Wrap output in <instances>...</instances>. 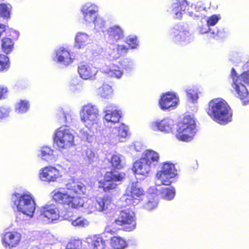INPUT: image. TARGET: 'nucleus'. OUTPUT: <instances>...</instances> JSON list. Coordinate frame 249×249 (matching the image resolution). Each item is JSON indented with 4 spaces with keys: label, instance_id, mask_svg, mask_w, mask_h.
Wrapping results in <instances>:
<instances>
[{
    "label": "nucleus",
    "instance_id": "obj_1",
    "mask_svg": "<svg viewBox=\"0 0 249 249\" xmlns=\"http://www.w3.org/2000/svg\"><path fill=\"white\" fill-rule=\"evenodd\" d=\"M67 190L58 189L53 192V199L58 203L68 206L73 209L84 208L85 213L90 214L97 211L95 201L91 200L85 203L83 197L74 196L71 192L79 195H85L87 189L85 185L81 182L71 181L66 184Z\"/></svg>",
    "mask_w": 249,
    "mask_h": 249
},
{
    "label": "nucleus",
    "instance_id": "obj_2",
    "mask_svg": "<svg viewBox=\"0 0 249 249\" xmlns=\"http://www.w3.org/2000/svg\"><path fill=\"white\" fill-rule=\"evenodd\" d=\"M207 113L221 124H227L232 119V110L227 103L222 99H216L210 102Z\"/></svg>",
    "mask_w": 249,
    "mask_h": 249
},
{
    "label": "nucleus",
    "instance_id": "obj_3",
    "mask_svg": "<svg viewBox=\"0 0 249 249\" xmlns=\"http://www.w3.org/2000/svg\"><path fill=\"white\" fill-rule=\"evenodd\" d=\"M230 76L232 80L231 86L235 95L242 101L245 100L243 101L244 105L249 104V92L242 82L249 84V71L243 72L240 76H237L234 69L232 68Z\"/></svg>",
    "mask_w": 249,
    "mask_h": 249
},
{
    "label": "nucleus",
    "instance_id": "obj_4",
    "mask_svg": "<svg viewBox=\"0 0 249 249\" xmlns=\"http://www.w3.org/2000/svg\"><path fill=\"white\" fill-rule=\"evenodd\" d=\"M11 200L14 208L29 218L33 216L36 209V203L33 196L30 193L23 194H15Z\"/></svg>",
    "mask_w": 249,
    "mask_h": 249
},
{
    "label": "nucleus",
    "instance_id": "obj_5",
    "mask_svg": "<svg viewBox=\"0 0 249 249\" xmlns=\"http://www.w3.org/2000/svg\"><path fill=\"white\" fill-rule=\"evenodd\" d=\"M81 121L92 131H97L100 121L99 111L97 107L91 104L84 106L80 112Z\"/></svg>",
    "mask_w": 249,
    "mask_h": 249
},
{
    "label": "nucleus",
    "instance_id": "obj_6",
    "mask_svg": "<svg viewBox=\"0 0 249 249\" xmlns=\"http://www.w3.org/2000/svg\"><path fill=\"white\" fill-rule=\"evenodd\" d=\"M196 132L195 120L188 115L178 123L176 136L178 140L187 142L192 140Z\"/></svg>",
    "mask_w": 249,
    "mask_h": 249
},
{
    "label": "nucleus",
    "instance_id": "obj_7",
    "mask_svg": "<svg viewBox=\"0 0 249 249\" xmlns=\"http://www.w3.org/2000/svg\"><path fill=\"white\" fill-rule=\"evenodd\" d=\"M72 131L67 126L56 129L53 136L54 144L59 150H67L74 145Z\"/></svg>",
    "mask_w": 249,
    "mask_h": 249
},
{
    "label": "nucleus",
    "instance_id": "obj_8",
    "mask_svg": "<svg viewBox=\"0 0 249 249\" xmlns=\"http://www.w3.org/2000/svg\"><path fill=\"white\" fill-rule=\"evenodd\" d=\"M144 196L143 190L137 181L131 183L127 187L125 194L121 198L123 206L136 205L140 203Z\"/></svg>",
    "mask_w": 249,
    "mask_h": 249
},
{
    "label": "nucleus",
    "instance_id": "obj_9",
    "mask_svg": "<svg viewBox=\"0 0 249 249\" xmlns=\"http://www.w3.org/2000/svg\"><path fill=\"white\" fill-rule=\"evenodd\" d=\"M115 223L118 226H122L125 231H132L135 229L136 225L135 213L128 209L122 211L115 220Z\"/></svg>",
    "mask_w": 249,
    "mask_h": 249
},
{
    "label": "nucleus",
    "instance_id": "obj_10",
    "mask_svg": "<svg viewBox=\"0 0 249 249\" xmlns=\"http://www.w3.org/2000/svg\"><path fill=\"white\" fill-rule=\"evenodd\" d=\"M177 175V171L175 169L174 164L169 163H164L160 171L157 174V184L161 183L165 185H170L172 181L171 179L175 178Z\"/></svg>",
    "mask_w": 249,
    "mask_h": 249
},
{
    "label": "nucleus",
    "instance_id": "obj_11",
    "mask_svg": "<svg viewBox=\"0 0 249 249\" xmlns=\"http://www.w3.org/2000/svg\"><path fill=\"white\" fill-rule=\"evenodd\" d=\"M124 176V174L117 171L107 172L105 174L104 179L99 181V186L102 187L105 192H109L116 188L117 185L114 182L122 180Z\"/></svg>",
    "mask_w": 249,
    "mask_h": 249
},
{
    "label": "nucleus",
    "instance_id": "obj_12",
    "mask_svg": "<svg viewBox=\"0 0 249 249\" xmlns=\"http://www.w3.org/2000/svg\"><path fill=\"white\" fill-rule=\"evenodd\" d=\"M169 37L176 43L185 45L191 42L193 39L192 34L187 29L178 27L171 29L169 32Z\"/></svg>",
    "mask_w": 249,
    "mask_h": 249
},
{
    "label": "nucleus",
    "instance_id": "obj_13",
    "mask_svg": "<svg viewBox=\"0 0 249 249\" xmlns=\"http://www.w3.org/2000/svg\"><path fill=\"white\" fill-rule=\"evenodd\" d=\"M86 243L87 249H110L109 241L102 235H93L87 237L84 240Z\"/></svg>",
    "mask_w": 249,
    "mask_h": 249
},
{
    "label": "nucleus",
    "instance_id": "obj_14",
    "mask_svg": "<svg viewBox=\"0 0 249 249\" xmlns=\"http://www.w3.org/2000/svg\"><path fill=\"white\" fill-rule=\"evenodd\" d=\"M38 219L46 222H51L58 220L59 214L58 210L53 205H46L39 208Z\"/></svg>",
    "mask_w": 249,
    "mask_h": 249
},
{
    "label": "nucleus",
    "instance_id": "obj_15",
    "mask_svg": "<svg viewBox=\"0 0 249 249\" xmlns=\"http://www.w3.org/2000/svg\"><path fill=\"white\" fill-rule=\"evenodd\" d=\"M1 243L3 246L11 249L16 247L21 239V235L17 231H8L1 234Z\"/></svg>",
    "mask_w": 249,
    "mask_h": 249
},
{
    "label": "nucleus",
    "instance_id": "obj_16",
    "mask_svg": "<svg viewBox=\"0 0 249 249\" xmlns=\"http://www.w3.org/2000/svg\"><path fill=\"white\" fill-rule=\"evenodd\" d=\"M104 119L107 122L116 123L121 117L122 112L113 104H108L103 109Z\"/></svg>",
    "mask_w": 249,
    "mask_h": 249
},
{
    "label": "nucleus",
    "instance_id": "obj_17",
    "mask_svg": "<svg viewBox=\"0 0 249 249\" xmlns=\"http://www.w3.org/2000/svg\"><path fill=\"white\" fill-rule=\"evenodd\" d=\"M39 177L41 180L50 182L56 181L62 177V175L55 167L49 166L40 170Z\"/></svg>",
    "mask_w": 249,
    "mask_h": 249
},
{
    "label": "nucleus",
    "instance_id": "obj_18",
    "mask_svg": "<svg viewBox=\"0 0 249 249\" xmlns=\"http://www.w3.org/2000/svg\"><path fill=\"white\" fill-rule=\"evenodd\" d=\"M53 59L54 61L64 66L70 65L74 60L70 51L63 47H60L55 50Z\"/></svg>",
    "mask_w": 249,
    "mask_h": 249
},
{
    "label": "nucleus",
    "instance_id": "obj_19",
    "mask_svg": "<svg viewBox=\"0 0 249 249\" xmlns=\"http://www.w3.org/2000/svg\"><path fill=\"white\" fill-rule=\"evenodd\" d=\"M81 11L83 20L87 24L91 22L93 18L98 14L99 7L95 4L87 2L81 7Z\"/></svg>",
    "mask_w": 249,
    "mask_h": 249
},
{
    "label": "nucleus",
    "instance_id": "obj_20",
    "mask_svg": "<svg viewBox=\"0 0 249 249\" xmlns=\"http://www.w3.org/2000/svg\"><path fill=\"white\" fill-rule=\"evenodd\" d=\"M179 99L176 94L167 92L163 94L159 101V105L161 109L166 110L176 106Z\"/></svg>",
    "mask_w": 249,
    "mask_h": 249
},
{
    "label": "nucleus",
    "instance_id": "obj_21",
    "mask_svg": "<svg viewBox=\"0 0 249 249\" xmlns=\"http://www.w3.org/2000/svg\"><path fill=\"white\" fill-rule=\"evenodd\" d=\"M105 36L109 43L114 44L124 37V31L119 26H113L106 30Z\"/></svg>",
    "mask_w": 249,
    "mask_h": 249
},
{
    "label": "nucleus",
    "instance_id": "obj_22",
    "mask_svg": "<svg viewBox=\"0 0 249 249\" xmlns=\"http://www.w3.org/2000/svg\"><path fill=\"white\" fill-rule=\"evenodd\" d=\"M174 125V121L170 119H165L161 121L153 122L150 124V128L154 131L159 130L165 133L170 132Z\"/></svg>",
    "mask_w": 249,
    "mask_h": 249
},
{
    "label": "nucleus",
    "instance_id": "obj_23",
    "mask_svg": "<svg viewBox=\"0 0 249 249\" xmlns=\"http://www.w3.org/2000/svg\"><path fill=\"white\" fill-rule=\"evenodd\" d=\"M78 72L83 79H89L94 77L97 72L96 69L88 64L82 63L78 67Z\"/></svg>",
    "mask_w": 249,
    "mask_h": 249
},
{
    "label": "nucleus",
    "instance_id": "obj_24",
    "mask_svg": "<svg viewBox=\"0 0 249 249\" xmlns=\"http://www.w3.org/2000/svg\"><path fill=\"white\" fill-rule=\"evenodd\" d=\"M151 167L142 158L134 162L133 165L134 172L135 174L142 175L143 178L147 176Z\"/></svg>",
    "mask_w": 249,
    "mask_h": 249
},
{
    "label": "nucleus",
    "instance_id": "obj_25",
    "mask_svg": "<svg viewBox=\"0 0 249 249\" xmlns=\"http://www.w3.org/2000/svg\"><path fill=\"white\" fill-rule=\"evenodd\" d=\"M141 158L144 160L152 167L158 164L160 156L157 152L147 149L143 152Z\"/></svg>",
    "mask_w": 249,
    "mask_h": 249
},
{
    "label": "nucleus",
    "instance_id": "obj_26",
    "mask_svg": "<svg viewBox=\"0 0 249 249\" xmlns=\"http://www.w3.org/2000/svg\"><path fill=\"white\" fill-rule=\"evenodd\" d=\"M204 11V8L200 1L197 2L196 4H192L187 9L188 15L194 18H202L204 15L201 12Z\"/></svg>",
    "mask_w": 249,
    "mask_h": 249
},
{
    "label": "nucleus",
    "instance_id": "obj_27",
    "mask_svg": "<svg viewBox=\"0 0 249 249\" xmlns=\"http://www.w3.org/2000/svg\"><path fill=\"white\" fill-rule=\"evenodd\" d=\"M102 71L110 77L118 79L120 78L123 73L120 67L116 65H112L109 67L104 66L102 68Z\"/></svg>",
    "mask_w": 249,
    "mask_h": 249
},
{
    "label": "nucleus",
    "instance_id": "obj_28",
    "mask_svg": "<svg viewBox=\"0 0 249 249\" xmlns=\"http://www.w3.org/2000/svg\"><path fill=\"white\" fill-rule=\"evenodd\" d=\"M188 4L186 0H178L172 4L171 12L175 15L176 18H179L182 17L183 12H184Z\"/></svg>",
    "mask_w": 249,
    "mask_h": 249
},
{
    "label": "nucleus",
    "instance_id": "obj_29",
    "mask_svg": "<svg viewBox=\"0 0 249 249\" xmlns=\"http://www.w3.org/2000/svg\"><path fill=\"white\" fill-rule=\"evenodd\" d=\"M95 203L97 205V211L103 212L108 209L111 203V198L107 195L97 197Z\"/></svg>",
    "mask_w": 249,
    "mask_h": 249
},
{
    "label": "nucleus",
    "instance_id": "obj_30",
    "mask_svg": "<svg viewBox=\"0 0 249 249\" xmlns=\"http://www.w3.org/2000/svg\"><path fill=\"white\" fill-rule=\"evenodd\" d=\"M90 39L89 36L84 33H78L75 37V46L76 48H85L89 43Z\"/></svg>",
    "mask_w": 249,
    "mask_h": 249
},
{
    "label": "nucleus",
    "instance_id": "obj_31",
    "mask_svg": "<svg viewBox=\"0 0 249 249\" xmlns=\"http://www.w3.org/2000/svg\"><path fill=\"white\" fill-rule=\"evenodd\" d=\"M112 132L114 134L117 133L116 136L118 138L119 142H123L129 135L128 127L124 124H122L118 127L113 128L112 130Z\"/></svg>",
    "mask_w": 249,
    "mask_h": 249
},
{
    "label": "nucleus",
    "instance_id": "obj_32",
    "mask_svg": "<svg viewBox=\"0 0 249 249\" xmlns=\"http://www.w3.org/2000/svg\"><path fill=\"white\" fill-rule=\"evenodd\" d=\"M127 246L126 241L123 238L117 236L112 237L109 242L110 249H124Z\"/></svg>",
    "mask_w": 249,
    "mask_h": 249
},
{
    "label": "nucleus",
    "instance_id": "obj_33",
    "mask_svg": "<svg viewBox=\"0 0 249 249\" xmlns=\"http://www.w3.org/2000/svg\"><path fill=\"white\" fill-rule=\"evenodd\" d=\"M109 161L113 168L121 169L124 166V158L120 154H114L111 156Z\"/></svg>",
    "mask_w": 249,
    "mask_h": 249
},
{
    "label": "nucleus",
    "instance_id": "obj_34",
    "mask_svg": "<svg viewBox=\"0 0 249 249\" xmlns=\"http://www.w3.org/2000/svg\"><path fill=\"white\" fill-rule=\"evenodd\" d=\"M160 191L159 195L165 199L170 200L173 199L175 197V190L172 186L161 188Z\"/></svg>",
    "mask_w": 249,
    "mask_h": 249
},
{
    "label": "nucleus",
    "instance_id": "obj_35",
    "mask_svg": "<svg viewBox=\"0 0 249 249\" xmlns=\"http://www.w3.org/2000/svg\"><path fill=\"white\" fill-rule=\"evenodd\" d=\"M53 150L48 146L42 147L40 150L39 157L44 160L49 161L52 160L53 158Z\"/></svg>",
    "mask_w": 249,
    "mask_h": 249
},
{
    "label": "nucleus",
    "instance_id": "obj_36",
    "mask_svg": "<svg viewBox=\"0 0 249 249\" xmlns=\"http://www.w3.org/2000/svg\"><path fill=\"white\" fill-rule=\"evenodd\" d=\"M93 24L94 26V29L97 31H103V28L105 27L106 21L103 18L98 14L93 19L92 21L87 25Z\"/></svg>",
    "mask_w": 249,
    "mask_h": 249
},
{
    "label": "nucleus",
    "instance_id": "obj_37",
    "mask_svg": "<svg viewBox=\"0 0 249 249\" xmlns=\"http://www.w3.org/2000/svg\"><path fill=\"white\" fill-rule=\"evenodd\" d=\"M197 30L200 34H204L208 33L210 31V37L214 38L222 36L221 33L218 31H217L216 32L214 31L211 32L210 27L207 23L199 26L197 28Z\"/></svg>",
    "mask_w": 249,
    "mask_h": 249
},
{
    "label": "nucleus",
    "instance_id": "obj_38",
    "mask_svg": "<svg viewBox=\"0 0 249 249\" xmlns=\"http://www.w3.org/2000/svg\"><path fill=\"white\" fill-rule=\"evenodd\" d=\"M128 48L124 45H118L116 49H114L110 54V57L113 59L119 58L121 55L125 54Z\"/></svg>",
    "mask_w": 249,
    "mask_h": 249
},
{
    "label": "nucleus",
    "instance_id": "obj_39",
    "mask_svg": "<svg viewBox=\"0 0 249 249\" xmlns=\"http://www.w3.org/2000/svg\"><path fill=\"white\" fill-rule=\"evenodd\" d=\"M57 116L60 123L69 124L72 120L71 115L69 113L65 112L62 108L58 110Z\"/></svg>",
    "mask_w": 249,
    "mask_h": 249
},
{
    "label": "nucleus",
    "instance_id": "obj_40",
    "mask_svg": "<svg viewBox=\"0 0 249 249\" xmlns=\"http://www.w3.org/2000/svg\"><path fill=\"white\" fill-rule=\"evenodd\" d=\"M67 249H87L86 243H84V241L80 240H74L71 241L67 245Z\"/></svg>",
    "mask_w": 249,
    "mask_h": 249
},
{
    "label": "nucleus",
    "instance_id": "obj_41",
    "mask_svg": "<svg viewBox=\"0 0 249 249\" xmlns=\"http://www.w3.org/2000/svg\"><path fill=\"white\" fill-rule=\"evenodd\" d=\"M99 93L104 98H109L113 93V89L111 86L107 84H104L99 89Z\"/></svg>",
    "mask_w": 249,
    "mask_h": 249
},
{
    "label": "nucleus",
    "instance_id": "obj_42",
    "mask_svg": "<svg viewBox=\"0 0 249 249\" xmlns=\"http://www.w3.org/2000/svg\"><path fill=\"white\" fill-rule=\"evenodd\" d=\"M11 6L10 4H0V15L5 18H10Z\"/></svg>",
    "mask_w": 249,
    "mask_h": 249
},
{
    "label": "nucleus",
    "instance_id": "obj_43",
    "mask_svg": "<svg viewBox=\"0 0 249 249\" xmlns=\"http://www.w3.org/2000/svg\"><path fill=\"white\" fill-rule=\"evenodd\" d=\"M29 108V102L26 100H21L16 106V111L18 113H24Z\"/></svg>",
    "mask_w": 249,
    "mask_h": 249
},
{
    "label": "nucleus",
    "instance_id": "obj_44",
    "mask_svg": "<svg viewBox=\"0 0 249 249\" xmlns=\"http://www.w3.org/2000/svg\"><path fill=\"white\" fill-rule=\"evenodd\" d=\"M2 48L6 53H9L12 50L13 42L9 38H4L2 40Z\"/></svg>",
    "mask_w": 249,
    "mask_h": 249
},
{
    "label": "nucleus",
    "instance_id": "obj_45",
    "mask_svg": "<svg viewBox=\"0 0 249 249\" xmlns=\"http://www.w3.org/2000/svg\"><path fill=\"white\" fill-rule=\"evenodd\" d=\"M83 157L88 163H91L95 159V154L90 149H87L84 151Z\"/></svg>",
    "mask_w": 249,
    "mask_h": 249
},
{
    "label": "nucleus",
    "instance_id": "obj_46",
    "mask_svg": "<svg viewBox=\"0 0 249 249\" xmlns=\"http://www.w3.org/2000/svg\"><path fill=\"white\" fill-rule=\"evenodd\" d=\"M198 93L197 89H190L186 90L187 98L192 103H195L197 100Z\"/></svg>",
    "mask_w": 249,
    "mask_h": 249
},
{
    "label": "nucleus",
    "instance_id": "obj_47",
    "mask_svg": "<svg viewBox=\"0 0 249 249\" xmlns=\"http://www.w3.org/2000/svg\"><path fill=\"white\" fill-rule=\"evenodd\" d=\"M42 237L48 244H53L58 240V238L54 235L49 232L42 233Z\"/></svg>",
    "mask_w": 249,
    "mask_h": 249
},
{
    "label": "nucleus",
    "instance_id": "obj_48",
    "mask_svg": "<svg viewBox=\"0 0 249 249\" xmlns=\"http://www.w3.org/2000/svg\"><path fill=\"white\" fill-rule=\"evenodd\" d=\"M121 65L124 70L128 71H131L134 69V62L128 58L124 59L122 61Z\"/></svg>",
    "mask_w": 249,
    "mask_h": 249
},
{
    "label": "nucleus",
    "instance_id": "obj_49",
    "mask_svg": "<svg viewBox=\"0 0 249 249\" xmlns=\"http://www.w3.org/2000/svg\"><path fill=\"white\" fill-rule=\"evenodd\" d=\"M9 67L8 57L5 55L0 54V71L8 70Z\"/></svg>",
    "mask_w": 249,
    "mask_h": 249
},
{
    "label": "nucleus",
    "instance_id": "obj_50",
    "mask_svg": "<svg viewBox=\"0 0 249 249\" xmlns=\"http://www.w3.org/2000/svg\"><path fill=\"white\" fill-rule=\"evenodd\" d=\"M71 225L74 227H84L89 225V222L86 219L79 217L75 220H72Z\"/></svg>",
    "mask_w": 249,
    "mask_h": 249
},
{
    "label": "nucleus",
    "instance_id": "obj_51",
    "mask_svg": "<svg viewBox=\"0 0 249 249\" xmlns=\"http://www.w3.org/2000/svg\"><path fill=\"white\" fill-rule=\"evenodd\" d=\"M126 43L132 49H136L138 46L137 38L135 36H128L126 39Z\"/></svg>",
    "mask_w": 249,
    "mask_h": 249
},
{
    "label": "nucleus",
    "instance_id": "obj_52",
    "mask_svg": "<svg viewBox=\"0 0 249 249\" xmlns=\"http://www.w3.org/2000/svg\"><path fill=\"white\" fill-rule=\"evenodd\" d=\"M158 201L154 198L149 199L143 206L144 209L150 211L157 208Z\"/></svg>",
    "mask_w": 249,
    "mask_h": 249
},
{
    "label": "nucleus",
    "instance_id": "obj_53",
    "mask_svg": "<svg viewBox=\"0 0 249 249\" xmlns=\"http://www.w3.org/2000/svg\"><path fill=\"white\" fill-rule=\"evenodd\" d=\"M221 18L219 15H213L209 17L207 19V24L208 26H213L215 25Z\"/></svg>",
    "mask_w": 249,
    "mask_h": 249
},
{
    "label": "nucleus",
    "instance_id": "obj_54",
    "mask_svg": "<svg viewBox=\"0 0 249 249\" xmlns=\"http://www.w3.org/2000/svg\"><path fill=\"white\" fill-rule=\"evenodd\" d=\"M10 112V108L6 107H0V119L7 117Z\"/></svg>",
    "mask_w": 249,
    "mask_h": 249
},
{
    "label": "nucleus",
    "instance_id": "obj_55",
    "mask_svg": "<svg viewBox=\"0 0 249 249\" xmlns=\"http://www.w3.org/2000/svg\"><path fill=\"white\" fill-rule=\"evenodd\" d=\"M79 135L84 141L90 142L92 139V136L89 135L87 131L84 130H81L80 131Z\"/></svg>",
    "mask_w": 249,
    "mask_h": 249
},
{
    "label": "nucleus",
    "instance_id": "obj_56",
    "mask_svg": "<svg viewBox=\"0 0 249 249\" xmlns=\"http://www.w3.org/2000/svg\"><path fill=\"white\" fill-rule=\"evenodd\" d=\"M130 150H135L136 151H140L142 149V145L140 142H136L130 145Z\"/></svg>",
    "mask_w": 249,
    "mask_h": 249
},
{
    "label": "nucleus",
    "instance_id": "obj_57",
    "mask_svg": "<svg viewBox=\"0 0 249 249\" xmlns=\"http://www.w3.org/2000/svg\"><path fill=\"white\" fill-rule=\"evenodd\" d=\"M7 91V88L0 86V99L5 98Z\"/></svg>",
    "mask_w": 249,
    "mask_h": 249
},
{
    "label": "nucleus",
    "instance_id": "obj_58",
    "mask_svg": "<svg viewBox=\"0 0 249 249\" xmlns=\"http://www.w3.org/2000/svg\"><path fill=\"white\" fill-rule=\"evenodd\" d=\"M6 26L3 24L0 23V36L5 31Z\"/></svg>",
    "mask_w": 249,
    "mask_h": 249
},
{
    "label": "nucleus",
    "instance_id": "obj_59",
    "mask_svg": "<svg viewBox=\"0 0 249 249\" xmlns=\"http://www.w3.org/2000/svg\"><path fill=\"white\" fill-rule=\"evenodd\" d=\"M148 192L149 193H154V189L153 188H150L149 190H148Z\"/></svg>",
    "mask_w": 249,
    "mask_h": 249
},
{
    "label": "nucleus",
    "instance_id": "obj_60",
    "mask_svg": "<svg viewBox=\"0 0 249 249\" xmlns=\"http://www.w3.org/2000/svg\"><path fill=\"white\" fill-rule=\"evenodd\" d=\"M30 249H39L37 246H33Z\"/></svg>",
    "mask_w": 249,
    "mask_h": 249
}]
</instances>
